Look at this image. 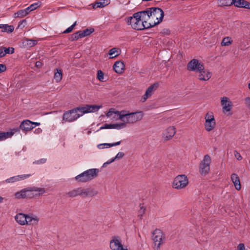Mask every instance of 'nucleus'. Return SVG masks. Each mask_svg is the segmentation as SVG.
<instances>
[{
	"label": "nucleus",
	"instance_id": "nucleus-1",
	"mask_svg": "<svg viewBox=\"0 0 250 250\" xmlns=\"http://www.w3.org/2000/svg\"><path fill=\"white\" fill-rule=\"evenodd\" d=\"M125 21L135 30H141L150 28L144 11L136 12L132 16L127 17Z\"/></svg>",
	"mask_w": 250,
	"mask_h": 250
},
{
	"label": "nucleus",
	"instance_id": "nucleus-2",
	"mask_svg": "<svg viewBox=\"0 0 250 250\" xmlns=\"http://www.w3.org/2000/svg\"><path fill=\"white\" fill-rule=\"evenodd\" d=\"M150 28L160 24L163 20L164 12L159 7L148 8L144 10Z\"/></svg>",
	"mask_w": 250,
	"mask_h": 250
},
{
	"label": "nucleus",
	"instance_id": "nucleus-3",
	"mask_svg": "<svg viewBox=\"0 0 250 250\" xmlns=\"http://www.w3.org/2000/svg\"><path fill=\"white\" fill-rule=\"evenodd\" d=\"M120 120L122 122L117 123L119 129L124 128L128 124H133L140 120L143 117L142 112H135L129 113L128 111L123 110L120 116Z\"/></svg>",
	"mask_w": 250,
	"mask_h": 250
},
{
	"label": "nucleus",
	"instance_id": "nucleus-4",
	"mask_svg": "<svg viewBox=\"0 0 250 250\" xmlns=\"http://www.w3.org/2000/svg\"><path fill=\"white\" fill-rule=\"evenodd\" d=\"M16 222L21 226L37 225L39 218L33 213L24 214L19 213L15 216Z\"/></svg>",
	"mask_w": 250,
	"mask_h": 250
},
{
	"label": "nucleus",
	"instance_id": "nucleus-5",
	"mask_svg": "<svg viewBox=\"0 0 250 250\" xmlns=\"http://www.w3.org/2000/svg\"><path fill=\"white\" fill-rule=\"evenodd\" d=\"M32 191L37 192V193L35 195L40 196L45 192V189L44 188L33 187L31 190H21L16 192L15 194V196L17 199L31 198L33 196Z\"/></svg>",
	"mask_w": 250,
	"mask_h": 250
},
{
	"label": "nucleus",
	"instance_id": "nucleus-6",
	"mask_svg": "<svg viewBox=\"0 0 250 250\" xmlns=\"http://www.w3.org/2000/svg\"><path fill=\"white\" fill-rule=\"evenodd\" d=\"M98 172V169H89L76 176L75 179L78 182H87L95 178Z\"/></svg>",
	"mask_w": 250,
	"mask_h": 250
},
{
	"label": "nucleus",
	"instance_id": "nucleus-7",
	"mask_svg": "<svg viewBox=\"0 0 250 250\" xmlns=\"http://www.w3.org/2000/svg\"><path fill=\"white\" fill-rule=\"evenodd\" d=\"M204 128L208 132L213 131L216 126V123L214 114L211 111L207 112L204 117Z\"/></svg>",
	"mask_w": 250,
	"mask_h": 250
},
{
	"label": "nucleus",
	"instance_id": "nucleus-8",
	"mask_svg": "<svg viewBox=\"0 0 250 250\" xmlns=\"http://www.w3.org/2000/svg\"><path fill=\"white\" fill-rule=\"evenodd\" d=\"M152 239L154 244V249L160 250L161 246L165 243V236L159 229H155L152 232Z\"/></svg>",
	"mask_w": 250,
	"mask_h": 250
},
{
	"label": "nucleus",
	"instance_id": "nucleus-9",
	"mask_svg": "<svg viewBox=\"0 0 250 250\" xmlns=\"http://www.w3.org/2000/svg\"><path fill=\"white\" fill-rule=\"evenodd\" d=\"M211 159L210 156L206 154L199 164V171L202 175H206L209 171Z\"/></svg>",
	"mask_w": 250,
	"mask_h": 250
},
{
	"label": "nucleus",
	"instance_id": "nucleus-10",
	"mask_svg": "<svg viewBox=\"0 0 250 250\" xmlns=\"http://www.w3.org/2000/svg\"><path fill=\"white\" fill-rule=\"evenodd\" d=\"M188 184L187 176L184 174L179 175L174 179L172 187L177 189H181L186 188Z\"/></svg>",
	"mask_w": 250,
	"mask_h": 250
},
{
	"label": "nucleus",
	"instance_id": "nucleus-11",
	"mask_svg": "<svg viewBox=\"0 0 250 250\" xmlns=\"http://www.w3.org/2000/svg\"><path fill=\"white\" fill-rule=\"evenodd\" d=\"M109 247L111 250H128L127 247L122 244L121 239L119 236H112L109 242Z\"/></svg>",
	"mask_w": 250,
	"mask_h": 250
},
{
	"label": "nucleus",
	"instance_id": "nucleus-12",
	"mask_svg": "<svg viewBox=\"0 0 250 250\" xmlns=\"http://www.w3.org/2000/svg\"><path fill=\"white\" fill-rule=\"evenodd\" d=\"M82 116L78 107L65 112L63 115V120L67 122H72Z\"/></svg>",
	"mask_w": 250,
	"mask_h": 250
},
{
	"label": "nucleus",
	"instance_id": "nucleus-13",
	"mask_svg": "<svg viewBox=\"0 0 250 250\" xmlns=\"http://www.w3.org/2000/svg\"><path fill=\"white\" fill-rule=\"evenodd\" d=\"M204 67L203 63L195 59L191 60L187 64V69L188 71H193L196 73L203 70Z\"/></svg>",
	"mask_w": 250,
	"mask_h": 250
},
{
	"label": "nucleus",
	"instance_id": "nucleus-14",
	"mask_svg": "<svg viewBox=\"0 0 250 250\" xmlns=\"http://www.w3.org/2000/svg\"><path fill=\"white\" fill-rule=\"evenodd\" d=\"M102 107V105H89L86 104L84 106L78 107L80 114L83 116L84 114L90 112H94L99 110Z\"/></svg>",
	"mask_w": 250,
	"mask_h": 250
},
{
	"label": "nucleus",
	"instance_id": "nucleus-15",
	"mask_svg": "<svg viewBox=\"0 0 250 250\" xmlns=\"http://www.w3.org/2000/svg\"><path fill=\"white\" fill-rule=\"evenodd\" d=\"M40 123L37 122H31L28 120H25L22 121L20 125V128L25 132H27L33 129L35 126H38Z\"/></svg>",
	"mask_w": 250,
	"mask_h": 250
},
{
	"label": "nucleus",
	"instance_id": "nucleus-16",
	"mask_svg": "<svg viewBox=\"0 0 250 250\" xmlns=\"http://www.w3.org/2000/svg\"><path fill=\"white\" fill-rule=\"evenodd\" d=\"M176 128L173 126L167 128L162 133V138L165 141H168L172 139L176 133Z\"/></svg>",
	"mask_w": 250,
	"mask_h": 250
},
{
	"label": "nucleus",
	"instance_id": "nucleus-17",
	"mask_svg": "<svg viewBox=\"0 0 250 250\" xmlns=\"http://www.w3.org/2000/svg\"><path fill=\"white\" fill-rule=\"evenodd\" d=\"M221 104L224 112H229L231 110L232 104L230 99L227 97L221 98Z\"/></svg>",
	"mask_w": 250,
	"mask_h": 250
},
{
	"label": "nucleus",
	"instance_id": "nucleus-18",
	"mask_svg": "<svg viewBox=\"0 0 250 250\" xmlns=\"http://www.w3.org/2000/svg\"><path fill=\"white\" fill-rule=\"evenodd\" d=\"M121 113L122 110L118 111L114 108H111L106 114V116L111 120L113 121H118L120 120V117L121 115Z\"/></svg>",
	"mask_w": 250,
	"mask_h": 250
},
{
	"label": "nucleus",
	"instance_id": "nucleus-19",
	"mask_svg": "<svg viewBox=\"0 0 250 250\" xmlns=\"http://www.w3.org/2000/svg\"><path fill=\"white\" fill-rule=\"evenodd\" d=\"M158 87V84L154 83L149 86L146 89L145 94L142 96L141 101L145 102L147 98L150 97Z\"/></svg>",
	"mask_w": 250,
	"mask_h": 250
},
{
	"label": "nucleus",
	"instance_id": "nucleus-20",
	"mask_svg": "<svg viewBox=\"0 0 250 250\" xmlns=\"http://www.w3.org/2000/svg\"><path fill=\"white\" fill-rule=\"evenodd\" d=\"M198 78L201 81H207L211 77V73L204 67L203 70L199 71L198 73Z\"/></svg>",
	"mask_w": 250,
	"mask_h": 250
},
{
	"label": "nucleus",
	"instance_id": "nucleus-21",
	"mask_svg": "<svg viewBox=\"0 0 250 250\" xmlns=\"http://www.w3.org/2000/svg\"><path fill=\"white\" fill-rule=\"evenodd\" d=\"M97 194V191L92 188H80V195L83 197H93Z\"/></svg>",
	"mask_w": 250,
	"mask_h": 250
},
{
	"label": "nucleus",
	"instance_id": "nucleus-22",
	"mask_svg": "<svg viewBox=\"0 0 250 250\" xmlns=\"http://www.w3.org/2000/svg\"><path fill=\"white\" fill-rule=\"evenodd\" d=\"M230 179L235 189L237 190H240L241 189V185L240 178L238 175L237 174L233 173L231 175Z\"/></svg>",
	"mask_w": 250,
	"mask_h": 250
},
{
	"label": "nucleus",
	"instance_id": "nucleus-23",
	"mask_svg": "<svg viewBox=\"0 0 250 250\" xmlns=\"http://www.w3.org/2000/svg\"><path fill=\"white\" fill-rule=\"evenodd\" d=\"M31 176V174H23L20 175H17L10 177L5 180L6 183H14L17 181L24 180L26 178H29Z\"/></svg>",
	"mask_w": 250,
	"mask_h": 250
},
{
	"label": "nucleus",
	"instance_id": "nucleus-24",
	"mask_svg": "<svg viewBox=\"0 0 250 250\" xmlns=\"http://www.w3.org/2000/svg\"><path fill=\"white\" fill-rule=\"evenodd\" d=\"M233 4L236 7L250 9V3L245 0H234Z\"/></svg>",
	"mask_w": 250,
	"mask_h": 250
},
{
	"label": "nucleus",
	"instance_id": "nucleus-25",
	"mask_svg": "<svg viewBox=\"0 0 250 250\" xmlns=\"http://www.w3.org/2000/svg\"><path fill=\"white\" fill-rule=\"evenodd\" d=\"M125 67L124 63L123 62L117 61L113 65V69L117 73L122 74L124 71Z\"/></svg>",
	"mask_w": 250,
	"mask_h": 250
},
{
	"label": "nucleus",
	"instance_id": "nucleus-26",
	"mask_svg": "<svg viewBox=\"0 0 250 250\" xmlns=\"http://www.w3.org/2000/svg\"><path fill=\"white\" fill-rule=\"evenodd\" d=\"M110 3V0H101V1L96 2L92 4V7L94 9L97 8H103L106 5H107Z\"/></svg>",
	"mask_w": 250,
	"mask_h": 250
},
{
	"label": "nucleus",
	"instance_id": "nucleus-27",
	"mask_svg": "<svg viewBox=\"0 0 250 250\" xmlns=\"http://www.w3.org/2000/svg\"><path fill=\"white\" fill-rule=\"evenodd\" d=\"M62 70L60 69H56L54 76V79L56 82H60L62 80Z\"/></svg>",
	"mask_w": 250,
	"mask_h": 250
},
{
	"label": "nucleus",
	"instance_id": "nucleus-28",
	"mask_svg": "<svg viewBox=\"0 0 250 250\" xmlns=\"http://www.w3.org/2000/svg\"><path fill=\"white\" fill-rule=\"evenodd\" d=\"M120 52L119 49L115 47L110 49L108 52V55L110 56V58L112 59L116 57L120 54Z\"/></svg>",
	"mask_w": 250,
	"mask_h": 250
},
{
	"label": "nucleus",
	"instance_id": "nucleus-29",
	"mask_svg": "<svg viewBox=\"0 0 250 250\" xmlns=\"http://www.w3.org/2000/svg\"><path fill=\"white\" fill-rule=\"evenodd\" d=\"M121 142L119 141L115 143H112V144H108V143H105V144H101L98 145V147L99 149H103L104 148H109L112 146H116L120 145Z\"/></svg>",
	"mask_w": 250,
	"mask_h": 250
},
{
	"label": "nucleus",
	"instance_id": "nucleus-30",
	"mask_svg": "<svg viewBox=\"0 0 250 250\" xmlns=\"http://www.w3.org/2000/svg\"><path fill=\"white\" fill-rule=\"evenodd\" d=\"M69 197L74 198L80 195V188L73 189L66 193Z\"/></svg>",
	"mask_w": 250,
	"mask_h": 250
},
{
	"label": "nucleus",
	"instance_id": "nucleus-31",
	"mask_svg": "<svg viewBox=\"0 0 250 250\" xmlns=\"http://www.w3.org/2000/svg\"><path fill=\"white\" fill-rule=\"evenodd\" d=\"M0 26L1 27L0 28L2 29V32L11 33L14 30V27L13 25H8L7 24H0Z\"/></svg>",
	"mask_w": 250,
	"mask_h": 250
},
{
	"label": "nucleus",
	"instance_id": "nucleus-32",
	"mask_svg": "<svg viewBox=\"0 0 250 250\" xmlns=\"http://www.w3.org/2000/svg\"><path fill=\"white\" fill-rule=\"evenodd\" d=\"M232 40L229 37H226L223 39L221 43L222 46H229L232 44Z\"/></svg>",
	"mask_w": 250,
	"mask_h": 250
},
{
	"label": "nucleus",
	"instance_id": "nucleus-33",
	"mask_svg": "<svg viewBox=\"0 0 250 250\" xmlns=\"http://www.w3.org/2000/svg\"><path fill=\"white\" fill-rule=\"evenodd\" d=\"M14 133V132L12 131L7 132H0V141L12 137Z\"/></svg>",
	"mask_w": 250,
	"mask_h": 250
},
{
	"label": "nucleus",
	"instance_id": "nucleus-34",
	"mask_svg": "<svg viewBox=\"0 0 250 250\" xmlns=\"http://www.w3.org/2000/svg\"><path fill=\"white\" fill-rule=\"evenodd\" d=\"M234 0H219V4L221 6H228L233 4Z\"/></svg>",
	"mask_w": 250,
	"mask_h": 250
},
{
	"label": "nucleus",
	"instance_id": "nucleus-35",
	"mask_svg": "<svg viewBox=\"0 0 250 250\" xmlns=\"http://www.w3.org/2000/svg\"><path fill=\"white\" fill-rule=\"evenodd\" d=\"M116 129L119 130L117 123L113 124H104V126L100 127V129Z\"/></svg>",
	"mask_w": 250,
	"mask_h": 250
},
{
	"label": "nucleus",
	"instance_id": "nucleus-36",
	"mask_svg": "<svg viewBox=\"0 0 250 250\" xmlns=\"http://www.w3.org/2000/svg\"><path fill=\"white\" fill-rule=\"evenodd\" d=\"M94 31V29L91 28L90 29H86L83 31H80L82 38L89 35Z\"/></svg>",
	"mask_w": 250,
	"mask_h": 250
},
{
	"label": "nucleus",
	"instance_id": "nucleus-37",
	"mask_svg": "<svg viewBox=\"0 0 250 250\" xmlns=\"http://www.w3.org/2000/svg\"><path fill=\"white\" fill-rule=\"evenodd\" d=\"M27 15L25 13V11L24 9L20 10L14 14L15 18H22Z\"/></svg>",
	"mask_w": 250,
	"mask_h": 250
},
{
	"label": "nucleus",
	"instance_id": "nucleus-38",
	"mask_svg": "<svg viewBox=\"0 0 250 250\" xmlns=\"http://www.w3.org/2000/svg\"><path fill=\"white\" fill-rule=\"evenodd\" d=\"M25 42L26 45L30 47L35 46L37 43V41L33 39H26Z\"/></svg>",
	"mask_w": 250,
	"mask_h": 250
},
{
	"label": "nucleus",
	"instance_id": "nucleus-39",
	"mask_svg": "<svg viewBox=\"0 0 250 250\" xmlns=\"http://www.w3.org/2000/svg\"><path fill=\"white\" fill-rule=\"evenodd\" d=\"M125 155V154L122 152H119L116 155L115 158L112 159L110 161L106 162V164H109L114 161L116 159H120L122 158Z\"/></svg>",
	"mask_w": 250,
	"mask_h": 250
},
{
	"label": "nucleus",
	"instance_id": "nucleus-40",
	"mask_svg": "<svg viewBox=\"0 0 250 250\" xmlns=\"http://www.w3.org/2000/svg\"><path fill=\"white\" fill-rule=\"evenodd\" d=\"M80 38H82L80 31L77 32L74 34H72L70 38L72 41H76Z\"/></svg>",
	"mask_w": 250,
	"mask_h": 250
},
{
	"label": "nucleus",
	"instance_id": "nucleus-41",
	"mask_svg": "<svg viewBox=\"0 0 250 250\" xmlns=\"http://www.w3.org/2000/svg\"><path fill=\"white\" fill-rule=\"evenodd\" d=\"M97 78L98 80L101 82H104V74L101 70H98L97 71Z\"/></svg>",
	"mask_w": 250,
	"mask_h": 250
},
{
	"label": "nucleus",
	"instance_id": "nucleus-42",
	"mask_svg": "<svg viewBox=\"0 0 250 250\" xmlns=\"http://www.w3.org/2000/svg\"><path fill=\"white\" fill-rule=\"evenodd\" d=\"M77 21H75L71 26L67 28L63 32V33L66 34L72 32L74 27L76 25Z\"/></svg>",
	"mask_w": 250,
	"mask_h": 250
},
{
	"label": "nucleus",
	"instance_id": "nucleus-43",
	"mask_svg": "<svg viewBox=\"0 0 250 250\" xmlns=\"http://www.w3.org/2000/svg\"><path fill=\"white\" fill-rule=\"evenodd\" d=\"M245 106L250 111V97H247L244 99Z\"/></svg>",
	"mask_w": 250,
	"mask_h": 250
},
{
	"label": "nucleus",
	"instance_id": "nucleus-44",
	"mask_svg": "<svg viewBox=\"0 0 250 250\" xmlns=\"http://www.w3.org/2000/svg\"><path fill=\"white\" fill-rule=\"evenodd\" d=\"M5 55L6 54H13L14 52V48L13 47H4Z\"/></svg>",
	"mask_w": 250,
	"mask_h": 250
},
{
	"label": "nucleus",
	"instance_id": "nucleus-45",
	"mask_svg": "<svg viewBox=\"0 0 250 250\" xmlns=\"http://www.w3.org/2000/svg\"><path fill=\"white\" fill-rule=\"evenodd\" d=\"M40 5V2H37L31 4L29 7H30V10L32 11L34 10H35Z\"/></svg>",
	"mask_w": 250,
	"mask_h": 250
},
{
	"label": "nucleus",
	"instance_id": "nucleus-46",
	"mask_svg": "<svg viewBox=\"0 0 250 250\" xmlns=\"http://www.w3.org/2000/svg\"><path fill=\"white\" fill-rule=\"evenodd\" d=\"M146 208L143 207H140V208L138 211V216L140 217H142L143 214L145 213Z\"/></svg>",
	"mask_w": 250,
	"mask_h": 250
},
{
	"label": "nucleus",
	"instance_id": "nucleus-47",
	"mask_svg": "<svg viewBox=\"0 0 250 250\" xmlns=\"http://www.w3.org/2000/svg\"><path fill=\"white\" fill-rule=\"evenodd\" d=\"M234 156L238 160H241L242 159L241 154L237 151H234Z\"/></svg>",
	"mask_w": 250,
	"mask_h": 250
},
{
	"label": "nucleus",
	"instance_id": "nucleus-48",
	"mask_svg": "<svg viewBox=\"0 0 250 250\" xmlns=\"http://www.w3.org/2000/svg\"><path fill=\"white\" fill-rule=\"evenodd\" d=\"M238 250H247L243 243H240L237 246Z\"/></svg>",
	"mask_w": 250,
	"mask_h": 250
},
{
	"label": "nucleus",
	"instance_id": "nucleus-49",
	"mask_svg": "<svg viewBox=\"0 0 250 250\" xmlns=\"http://www.w3.org/2000/svg\"><path fill=\"white\" fill-rule=\"evenodd\" d=\"M5 56L4 47H0V58L3 57Z\"/></svg>",
	"mask_w": 250,
	"mask_h": 250
},
{
	"label": "nucleus",
	"instance_id": "nucleus-50",
	"mask_svg": "<svg viewBox=\"0 0 250 250\" xmlns=\"http://www.w3.org/2000/svg\"><path fill=\"white\" fill-rule=\"evenodd\" d=\"M6 69V67L4 64H0V73L4 72Z\"/></svg>",
	"mask_w": 250,
	"mask_h": 250
},
{
	"label": "nucleus",
	"instance_id": "nucleus-51",
	"mask_svg": "<svg viewBox=\"0 0 250 250\" xmlns=\"http://www.w3.org/2000/svg\"><path fill=\"white\" fill-rule=\"evenodd\" d=\"M42 66V63L40 61H37L36 62V66L38 68H40Z\"/></svg>",
	"mask_w": 250,
	"mask_h": 250
},
{
	"label": "nucleus",
	"instance_id": "nucleus-52",
	"mask_svg": "<svg viewBox=\"0 0 250 250\" xmlns=\"http://www.w3.org/2000/svg\"><path fill=\"white\" fill-rule=\"evenodd\" d=\"M46 162L45 159H42L39 161H37V164H43L44 163Z\"/></svg>",
	"mask_w": 250,
	"mask_h": 250
},
{
	"label": "nucleus",
	"instance_id": "nucleus-53",
	"mask_svg": "<svg viewBox=\"0 0 250 250\" xmlns=\"http://www.w3.org/2000/svg\"><path fill=\"white\" fill-rule=\"evenodd\" d=\"M25 11V13L28 15L31 11L30 10V7H28L24 9Z\"/></svg>",
	"mask_w": 250,
	"mask_h": 250
},
{
	"label": "nucleus",
	"instance_id": "nucleus-54",
	"mask_svg": "<svg viewBox=\"0 0 250 250\" xmlns=\"http://www.w3.org/2000/svg\"><path fill=\"white\" fill-rule=\"evenodd\" d=\"M3 198L0 197V203L2 202L3 201Z\"/></svg>",
	"mask_w": 250,
	"mask_h": 250
}]
</instances>
